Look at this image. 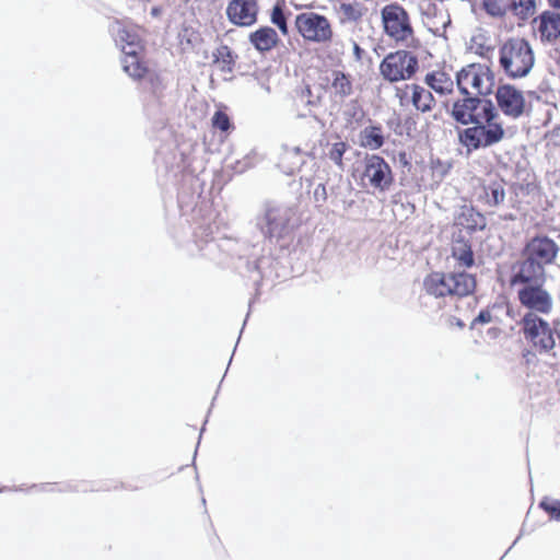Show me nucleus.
Masks as SVG:
<instances>
[{
  "instance_id": "cd10ccee",
  "label": "nucleus",
  "mask_w": 560,
  "mask_h": 560,
  "mask_svg": "<svg viewBox=\"0 0 560 560\" xmlns=\"http://www.w3.org/2000/svg\"><path fill=\"white\" fill-rule=\"evenodd\" d=\"M539 506L550 516V518L560 521V500L544 498Z\"/></svg>"
},
{
  "instance_id": "412c9836",
  "label": "nucleus",
  "mask_w": 560,
  "mask_h": 560,
  "mask_svg": "<svg viewBox=\"0 0 560 560\" xmlns=\"http://www.w3.org/2000/svg\"><path fill=\"white\" fill-rule=\"evenodd\" d=\"M140 50H126L124 58V70L133 79L141 80L149 74L145 61L139 56Z\"/></svg>"
},
{
  "instance_id": "c85d7f7f",
  "label": "nucleus",
  "mask_w": 560,
  "mask_h": 560,
  "mask_svg": "<svg viewBox=\"0 0 560 560\" xmlns=\"http://www.w3.org/2000/svg\"><path fill=\"white\" fill-rule=\"evenodd\" d=\"M504 189L498 184L490 185L486 190L487 203L498 206L504 200Z\"/></svg>"
},
{
  "instance_id": "4be33fe9",
  "label": "nucleus",
  "mask_w": 560,
  "mask_h": 560,
  "mask_svg": "<svg viewBox=\"0 0 560 560\" xmlns=\"http://www.w3.org/2000/svg\"><path fill=\"white\" fill-rule=\"evenodd\" d=\"M116 40L120 44L122 51L142 50L141 38L133 27L118 25L116 31Z\"/></svg>"
},
{
  "instance_id": "20e7f679",
  "label": "nucleus",
  "mask_w": 560,
  "mask_h": 560,
  "mask_svg": "<svg viewBox=\"0 0 560 560\" xmlns=\"http://www.w3.org/2000/svg\"><path fill=\"white\" fill-rule=\"evenodd\" d=\"M381 20L385 35L397 46L410 50H420L423 45L417 37L411 18L399 3H389L382 8Z\"/></svg>"
},
{
  "instance_id": "7c9ffc66",
  "label": "nucleus",
  "mask_w": 560,
  "mask_h": 560,
  "mask_svg": "<svg viewBox=\"0 0 560 560\" xmlns=\"http://www.w3.org/2000/svg\"><path fill=\"white\" fill-rule=\"evenodd\" d=\"M348 150V144L343 141H338L332 143L328 156L331 161L335 162L339 167L343 166L342 156L345 152Z\"/></svg>"
},
{
  "instance_id": "0eeeda50",
  "label": "nucleus",
  "mask_w": 560,
  "mask_h": 560,
  "mask_svg": "<svg viewBox=\"0 0 560 560\" xmlns=\"http://www.w3.org/2000/svg\"><path fill=\"white\" fill-rule=\"evenodd\" d=\"M410 49L389 52L380 63V73L384 80L393 83L410 80L419 69V60Z\"/></svg>"
},
{
  "instance_id": "2eb2a0df",
  "label": "nucleus",
  "mask_w": 560,
  "mask_h": 560,
  "mask_svg": "<svg viewBox=\"0 0 560 560\" xmlns=\"http://www.w3.org/2000/svg\"><path fill=\"white\" fill-rule=\"evenodd\" d=\"M491 103V101L480 100L479 97L467 95L463 100H458L453 104L452 116L463 125L474 124L477 116L482 109Z\"/></svg>"
},
{
  "instance_id": "f03ea898",
  "label": "nucleus",
  "mask_w": 560,
  "mask_h": 560,
  "mask_svg": "<svg viewBox=\"0 0 560 560\" xmlns=\"http://www.w3.org/2000/svg\"><path fill=\"white\" fill-rule=\"evenodd\" d=\"M476 285L475 276L465 271H433L423 280L424 291L436 299L459 300L471 295Z\"/></svg>"
},
{
  "instance_id": "1a4fd4ad",
  "label": "nucleus",
  "mask_w": 560,
  "mask_h": 560,
  "mask_svg": "<svg viewBox=\"0 0 560 560\" xmlns=\"http://www.w3.org/2000/svg\"><path fill=\"white\" fill-rule=\"evenodd\" d=\"M524 337L535 349L547 352L553 349L558 332L550 325L534 313H527L522 318Z\"/></svg>"
},
{
  "instance_id": "b1692460",
  "label": "nucleus",
  "mask_w": 560,
  "mask_h": 560,
  "mask_svg": "<svg viewBox=\"0 0 560 560\" xmlns=\"http://www.w3.org/2000/svg\"><path fill=\"white\" fill-rule=\"evenodd\" d=\"M331 88L337 95L346 97L352 93V81L350 77L342 71H334Z\"/></svg>"
},
{
  "instance_id": "dca6fc26",
  "label": "nucleus",
  "mask_w": 560,
  "mask_h": 560,
  "mask_svg": "<svg viewBox=\"0 0 560 560\" xmlns=\"http://www.w3.org/2000/svg\"><path fill=\"white\" fill-rule=\"evenodd\" d=\"M363 0H340L334 4V12L341 25L355 26L360 24L369 13Z\"/></svg>"
},
{
  "instance_id": "7ed1b4c3",
  "label": "nucleus",
  "mask_w": 560,
  "mask_h": 560,
  "mask_svg": "<svg viewBox=\"0 0 560 560\" xmlns=\"http://www.w3.org/2000/svg\"><path fill=\"white\" fill-rule=\"evenodd\" d=\"M472 125L460 135L463 144L470 150L491 147L505 136L500 115L492 103L482 109Z\"/></svg>"
},
{
  "instance_id": "473e14b6",
  "label": "nucleus",
  "mask_w": 560,
  "mask_h": 560,
  "mask_svg": "<svg viewBox=\"0 0 560 560\" xmlns=\"http://www.w3.org/2000/svg\"><path fill=\"white\" fill-rule=\"evenodd\" d=\"M486 11L493 16H502L505 13V5L502 0H485Z\"/></svg>"
},
{
  "instance_id": "f257e3e1",
  "label": "nucleus",
  "mask_w": 560,
  "mask_h": 560,
  "mask_svg": "<svg viewBox=\"0 0 560 560\" xmlns=\"http://www.w3.org/2000/svg\"><path fill=\"white\" fill-rule=\"evenodd\" d=\"M558 250L556 242L548 236L530 238L524 247L525 259L512 283L541 282L545 278V266L555 261Z\"/></svg>"
},
{
  "instance_id": "c9c22d12",
  "label": "nucleus",
  "mask_w": 560,
  "mask_h": 560,
  "mask_svg": "<svg viewBox=\"0 0 560 560\" xmlns=\"http://www.w3.org/2000/svg\"><path fill=\"white\" fill-rule=\"evenodd\" d=\"M477 217H479V219H480L481 221H483V219H482V217L480 215V213H477Z\"/></svg>"
},
{
  "instance_id": "9b49d317",
  "label": "nucleus",
  "mask_w": 560,
  "mask_h": 560,
  "mask_svg": "<svg viewBox=\"0 0 560 560\" xmlns=\"http://www.w3.org/2000/svg\"><path fill=\"white\" fill-rule=\"evenodd\" d=\"M362 183L374 191H387L394 183L389 164L377 154L368 155L364 161Z\"/></svg>"
},
{
  "instance_id": "4468645a",
  "label": "nucleus",
  "mask_w": 560,
  "mask_h": 560,
  "mask_svg": "<svg viewBox=\"0 0 560 560\" xmlns=\"http://www.w3.org/2000/svg\"><path fill=\"white\" fill-rule=\"evenodd\" d=\"M258 10L257 0H231L226 16L236 26H250L257 22Z\"/></svg>"
},
{
  "instance_id": "f8f14e48",
  "label": "nucleus",
  "mask_w": 560,
  "mask_h": 560,
  "mask_svg": "<svg viewBox=\"0 0 560 560\" xmlns=\"http://www.w3.org/2000/svg\"><path fill=\"white\" fill-rule=\"evenodd\" d=\"M495 100L502 113L513 119L522 117L526 112V100L523 91L512 84H502L497 89Z\"/></svg>"
},
{
  "instance_id": "a211bd4d",
  "label": "nucleus",
  "mask_w": 560,
  "mask_h": 560,
  "mask_svg": "<svg viewBox=\"0 0 560 560\" xmlns=\"http://www.w3.org/2000/svg\"><path fill=\"white\" fill-rule=\"evenodd\" d=\"M277 32L270 26H261L249 34V43L259 52H267L277 47L279 43Z\"/></svg>"
},
{
  "instance_id": "423d86ee",
  "label": "nucleus",
  "mask_w": 560,
  "mask_h": 560,
  "mask_svg": "<svg viewBox=\"0 0 560 560\" xmlns=\"http://www.w3.org/2000/svg\"><path fill=\"white\" fill-rule=\"evenodd\" d=\"M456 83L459 91L465 95L487 96L494 89L495 75L490 66L474 62L457 72Z\"/></svg>"
},
{
  "instance_id": "39448f33",
  "label": "nucleus",
  "mask_w": 560,
  "mask_h": 560,
  "mask_svg": "<svg viewBox=\"0 0 560 560\" xmlns=\"http://www.w3.org/2000/svg\"><path fill=\"white\" fill-rule=\"evenodd\" d=\"M535 62L530 44L520 37L506 39L499 48V65L510 79L526 77Z\"/></svg>"
},
{
  "instance_id": "9d476101",
  "label": "nucleus",
  "mask_w": 560,
  "mask_h": 560,
  "mask_svg": "<svg viewBox=\"0 0 560 560\" xmlns=\"http://www.w3.org/2000/svg\"><path fill=\"white\" fill-rule=\"evenodd\" d=\"M395 97L401 108L421 114L430 113L436 103L431 91L418 83L396 86Z\"/></svg>"
},
{
  "instance_id": "2f4dec72",
  "label": "nucleus",
  "mask_w": 560,
  "mask_h": 560,
  "mask_svg": "<svg viewBox=\"0 0 560 560\" xmlns=\"http://www.w3.org/2000/svg\"><path fill=\"white\" fill-rule=\"evenodd\" d=\"M148 79L149 92L159 97L163 90L162 79L159 73L149 71V74L145 77Z\"/></svg>"
},
{
  "instance_id": "bb28decb",
  "label": "nucleus",
  "mask_w": 560,
  "mask_h": 560,
  "mask_svg": "<svg viewBox=\"0 0 560 560\" xmlns=\"http://www.w3.org/2000/svg\"><path fill=\"white\" fill-rule=\"evenodd\" d=\"M513 13L522 20H527L535 13V0H511Z\"/></svg>"
},
{
  "instance_id": "f3484780",
  "label": "nucleus",
  "mask_w": 560,
  "mask_h": 560,
  "mask_svg": "<svg viewBox=\"0 0 560 560\" xmlns=\"http://www.w3.org/2000/svg\"><path fill=\"white\" fill-rule=\"evenodd\" d=\"M535 31L542 42H552L560 36V14L544 11L533 20Z\"/></svg>"
},
{
  "instance_id": "6e6552de",
  "label": "nucleus",
  "mask_w": 560,
  "mask_h": 560,
  "mask_svg": "<svg viewBox=\"0 0 560 560\" xmlns=\"http://www.w3.org/2000/svg\"><path fill=\"white\" fill-rule=\"evenodd\" d=\"M295 27L304 40L326 44L332 39L334 32L329 20L316 12H303L295 18Z\"/></svg>"
},
{
  "instance_id": "6ab92c4d",
  "label": "nucleus",
  "mask_w": 560,
  "mask_h": 560,
  "mask_svg": "<svg viewBox=\"0 0 560 560\" xmlns=\"http://www.w3.org/2000/svg\"><path fill=\"white\" fill-rule=\"evenodd\" d=\"M424 83L438 94H451L454 89V81L444 69L433 70L424 77Z\"/></svg>"
},
{
  "instance_id": "c756f323",
  "label": "nucleus",
  "mask_w": 560,
  "mask_h": 560,
  "mask_svg": "<svg viewBox=\"0 0 560 560\" xmlns=\"http://www.w3.org/2000/svg\"><path fill=\"white\" fill-rule=\"evenodd\" d=\"M211 122L214 129H219L222 132H226L233 127L229 115L223 110H217Z\"/></svg>"
},
{
  "instance_id": "f704fd0d",
  "label": "nucleus",
  "mask_w": 560,
  "mask_h": 560,
  "mask_svg": "<svg viewBox=\"0 0 560 560\" xmlns=\"http://www.w3.org/2000/svg\"><path fill=\"white\" fill-rule=\"evenodd\" d=\"M550 7L555 9H560V0H548Z\"/></svg>"
},
{
  "instance_id": "ddd939ff",
  "label": "nucleus",
  "mask_w": 560,
  "mask_h": 560,
  "mask_svg": "<svg viewBox=\"0 0 560 560\" xmlns=\"http://www.w3.org/2000/svg\"><path fill=\"white\" fill-rule=\"evenodd\" d=\"M533 282L524 283L525 285L518 290L520 303L535 312L548 314L552 308V299L550 294L542 289L541 283L536 285Z\"/></svg>"
},
{
  "instance_id": "a878e982",
  "label": "nucleus",
  "mask_w": 560,
  "mask_h": 560,
  "mask_svg": "<svg viewBox=\"0 0 560 560\" xmlns=\"http://www.w3.org/2000/svg\"><path fill=\"white\" fill-rule=\"evenodd\" d=\"M284 7H285L284 0H277L275 5L272 7L270 20H271L272 24H275L283 35H288L289 30H288L287 19L284 15Z\"/></svg>"
},
{
  "instance_id": "72a5a7b5",
  "label": "nucleus",
  "mask_w": 560,
  "mask_h": 560,
  "mask_svg": "<svg viewBox=\"0 0 560 560\" xmlns=\"http://www.w3.org/2000/svg\"><path fill=\"white\" fill-rule=\"evenodd\" d=\"M491 320H492V315H491L490 311L483 310L474 319L472 324H488Z\"/></svg>"
},
{
  "instance_id": "5701e85b",
  "label": "nucleus",
  "mask_w": 560,
  "mask_h": 560,
  "mask_svg": "<svg viewBox=\"0 0 560 560\" xmlns=\"http://www.w3.org/2000/svg\"><path fill=\"white\" fill-rule=\"evenodd\" d=\"M236 56L228 45L219 46L213 52V62L223 72H232L235 66Z\"/></svg>"
},
{
  "instance_id": "aec40b11",
  "label": "nucleus",
  "mask_w": 560,
  "mask_h": 560,
  "mask_svg": "<svg viewBox=\"0 0 560 560\" xmlns=\"http://www.w3.org/2000/svg\"><path fill=\"white\" fill-rule=\"evenodd\" d=\"M452 257L462 268H470L475 264V256L469 241L458 237L452 243Z\"/></svg>"
},
{
  "instance_id": "393cba45",
  "label": "nucleus",
  "mask_w": 560,
  "mask_h": 560,
  "mask_svg": "<svg viewBox=\"0 0 560 560\" xmlns=\"http://www.w3.org/2000/svg\"><path fill=\"white\" fill-rule=\"evenodd\" d=\"M361 143L372 150L380 149L384 144V137L380 127L365 128L362 132Z\"/></svg>"
}]
</instances>
